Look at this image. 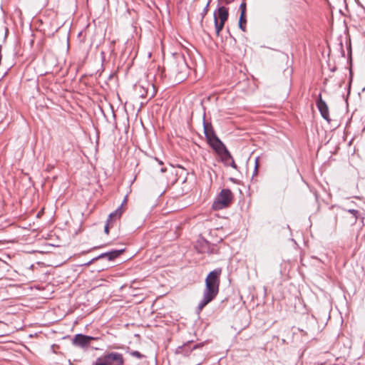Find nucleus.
Wrapping results in <instances>:
<instances>
[{
  "mask_svg": "<svg viewBox=\"0 0 365 365\" xmlns=\"http://www.w3.org/2000/svg\"><path fill=\"white\" fill-rule=\"evenodd\" d=\"M222 269L218 268L210 272L205 279V288L203 299L199 303L198 309L201 311L207 304L213 300L219 292Z\"/></svg>",
  "mask_w": 365,
  "mask_h": 365,
  "instance_id": "nucleus-1",
  "label": "nucleus"
},
{
  "mask_svg": "<svg viewBox=\"0 0 365 365\" xmlns=\"http://www.w3.org/2000/svg\"><path fill=\"white\" fill-rule=\"evenodd\" d=\"M204 133L209 145L219 154L227 158H231L225 145L217 137L210 123H204Z\"/></svg>",
  "mask_w": 365,
  "mask_h": 365,
  "instance_id": "nucleus-2",
  "label": "nucleus"
},
{
  "mask_svg": "<svg viewBox=\"0 0 365 365\" xmlns=\"http://www.w3.org/2000/svg\"><path fill=\"white\" fill-rule=\"evenodd\" d=\"M233 200V194L229 189H223L212 204V209L220 210L227 207Z\"/></svg>",
  "mask_w": 365,
  "mask_h": 365,
  "instance_id": "nucleus-3",
  "label": "nucleus"
},
{
  "mask_svg": "<svg viewBox=\"0 0 365 365\" xmlns=\"http://www.w3.org/2000/svg\"><path fill=\"white\" fill-rule=\"evenodd\" d=\"M188 67L184 60L175 61L172 69L173 74L175 75L176 81H182L187 76Z\"/></svg>",
  "mask_w": 365,
  "mask_h": 365,
  "instance_id": "nucleus-4",
  "label": "nucleus"
},
{
  "mask_svg": "<svg viewBox=\"0 0 365 365\" xmlns=\"http://www.w3.org/2000/svg\"><path fill=\"white\" fill-rule=\"evenodd\" d=\"M113 361L123 362L122 355L118 353H110L103 358L98 359L95 365H112Z\"/></svg>",
  "mask_w": 365,
  "mask_h": 365,
  "instance_id": "nucleus-5",
  "label": "nucleus"
},
{
  "mask_svg": "<svg viewBox=\"0 0 365 365\" xmlns=\"http://www.w3.org/2000/svg\"><path fill=\"white\" fill-rule=\"evenodd\" d=\"M125 211L123 205L118 208L115 212L110 213L108 216L106 225L104 228V232L106 235L109 234L110 227L113 226V223L116 220H119L121 217L122 214Z\"/></svg>",
  "mask_w": 365,
  "mask_h": 365,
  "instance_id": "nucleus-6",
  "label": "nucleus"
},
{
  "mask_svg": "<svg viewBox=\"0 0 365 365\" xmlns=\"http://www.w3.org/2000/svg\"><path fill=\"white\" fill-rule=\"evenodd\" d=\"M95 338L83 334H76L73 340V344L75 346L86 347L88 346L91 341L94 340Z\"/></svg>",
  "mask_w": 365,
  "mask_h": 365,
  "instance_id": "nucleus-7",
  "label": "nucleus"
},
{
  "mask_svg": "<svg viewBox=\"0 0 365 365\" xmlns=\"http://www.w3.org/2000/svg\"><path fill=\"white\" fill-rule=\"evenodd\" d=\"M317 106L323 118H324L327 121H329L330 118L329 108L326 103L322 100L321 94H319V99L317 102Z\"/></svg>",
  "mask_w": 365,
  "mask_h": 365,
  "instance_id": "nucleus-8",
  "label": "nucleus"
},
{
  "mask_svg": "<svg viewBox=\"0 0 365 365\" xmlns=\"http://www.w3.org/2000/svg\"><path fill=\"white\" fill-rule=\"evenodd\" d=\"M359 217V211L356 210H349L345 212L344 218L347 223L354 225Z\"/></svg>",
  "mask_w": 365,
  "mask_h": 365,
  "instance_id": "nucleus-9",
  "label": "nucleus"
},
{
  "mask_svg": "<svg viewBox=\"0 0 365 365\" xmlns=\"http://www.w3.org/2000/svg\"><path fill=\"white\" fill-rule=\"evenodd\" d=\"M216 11L217 21L219 22L225 23L228 19L229 13L228 9L225 6H219Z\"/></svg>",
  "mask_w": 365,
  "mask_h": 365,
  "instance_id": "nucleus-10",
  "label": "nucleus"
},
{
  "mask_svg": "<svg viewBox=\"0 0 365 365\" xmlns=\"http://www.w3.org/2000/svg\"><path fill=\"white\" fill-rule=\"evenodd\" d=\"M214 23H215V32L217 36L220 35V31L224 27L225 24L222 22H219L217 21L216 11L214 12Z\"/></svg>",
  "mask_w": 365,
  "mask_h": 365,
  "instance_id": "nucleus-11",
  "label": "nucleus"
},
{
  "mask_svg": "<svg viewBox=\"0 0 365 365\" xmlns=\"http://www.w3.org/2000/svg\"><path fill=\"white\" fill-rule=\"evenodd\" d=\"M122 252H123V250H115V251H112L110 252L102 254L100 256V257H107L110 260H111V259H113L118 257Z\"/></svg>",
  "mask_w": 365,
  "mask_h": 365,
  "instance_id": "nucleus-12",
  "label": "nucleus"
},
{
  "mask_svg": "<svg viewBox=\"0 0 365 365\" xmlns=\"http://www.w3.org/2000/svg\"><path fill=\"white\" fill-rule=\"evenodd\" d=\"M246 18L245 16H244V18H242L241 19V16H240V19H239V27L240 29L242 31H245L246 30V26H245V24H246Z\"/></svg>",
  "mask_w": 365,
  "mask_h": 365,
  "instance_id": "nucleus-13",
  "label": "nucleus"
},
{
  "mask_svg": "<svg viewBox=\"0 0 365 365\" xmlns=\"http://www.w3.org/2000/svg\"><path fill=\"white\" fill-rule=\"evenodd\" d=\"M240 9L241 11V14H240V16H241V19L242 18H244V16H245V11H246V4L242 2L240 5Z\"/></svg>",
  "mask_w": 365,
  "mask_h": 365,
  "instance_id": "nucleus-14",
  "label": "nucleus"
},
{
  "mask_svg": "<svg viewBox=\"0 0 365 365\" xmlns=\"http://www.w3.org/2000/svg\"><path fill=\"white\" fill-rule=\"evenodd\" d=\"M210 3V0H209V1L207 2V5L204 8V9L201 14V15H202L201 21H202L203 18L205 17V16L207 14V13L208 11V7H209Z\"/></svg>",
  "mask_w": 365,
  "mask_h": 365,
  "instance_id": "nucleus-15",
  "label": "nucleus"
},
{
  "mask_svg": "<svg viewBox=\"0 0 365 365\" xmlns=\"http://www.w3.org/2000/svg\"><path fill=\"white\" fill-rule=\"evenodd\" d=\"M130 355H132L133 356L137 357L138 359H141L143 357V355L138 351H131Z\"/></svg>",
  "mask_w": 365,
  "mask_h": 365,
  "instance_id": "nucleus-16",
  "label": "nucleus"
},
{
  "mask_svg": "<svg viewBox=\"0 0 365 365\" xmlns=\"http://www.w3.org/2000/svg\"><path fill=\"white\" fill-rule=\"evenodd\" d=\"M232 167L236 168V165L234 163H232Z\"/></svg>",
  "mask_w": 365,
  "mask_h": 365,
  "instance_id": "nucleus-17",
  "label": "nucleus"
},
{
  "mask_svg": "<svg viewBox=\"0 0 365 365\" xmlns=\"http://www.w3.org/2000/svg\"><path fill=\"white\" fill-rule=\"evenodd\" d=\"M155 96L154 94H153L151 96H150V98H153Z\"/></svg>",
  "mask_w": 365,
  "mask_h": 365,
  "instance_id": "nucleus-18",
  "label": "nucleus"
},
{
  "mask_svg": "<svg viewBox=\"0 0 365 365\" xmlns=\"http://www.w3.org/2000/svg\"><path fill=\"white\" fill-rule=\"evenodd\" d=\"M117 96H118V99H120V97L118 96V93H117Z\"/></svg>",
  "mask_w": 365,
  "mask_h": 365,
  "instance_id": "nucleus-19",
  "label": "nucleus"
}]
</instances>
